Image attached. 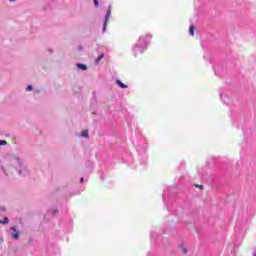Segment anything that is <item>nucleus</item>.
<instances>
[{"instance_id":"nucleus-1","label":"nucleus","mask_w":256,"mask_h":256,"mask_svg":"<svg viewBox=\"0 0 256 256\" xmlns=\"http://www.w3.org/2000/svg\"><path fill=\"white\" fill-rule=\"evenodd\" d=\"M109 17H111V6L108 7V10L106 13L103 31H105V29H107V22L109 21Z\"/></svg>"},{"instance_id":"nucleus-2","label":"nucleus","mask_w":256,"mask_h":256,"mask_svg":"<svg viewBox=\"0 0 256 256\" xmlns=\"http://www.w3.org/2000/svg\"><path fill=\"white\" fill-rule=\"evenodd\" d=\"M11 231H13V232L11 233L12 239H19V232H17V229H15V227H12V228H11Z\"/></svg>"},{"instance_id":"nucleus-3","label":"nucleus","mask_w":256,"mask_h":256,"mask_svg":"<svg viewBox=\"0 0 256 256\" xmlns=\"http://www.w3.org/2000/svg\"><path fill=\"white\" fill-rule=\"evenodd\" d=\"M116 83H117V85H119V87L121 89H127V85L123 84V82H121V80H117Z\"/></svg>"},{"instance_id":"nucleus-4","label":"nucleus","mask_w":256,"mask_h":256,"mask_svg":"<svg viewBox=\"0 0 256 256\" xmlns=\"http://www.w3.org/2000/svg\"><path fill=\"white\" fill-rule=\"evenodd\" d=\"M189 34L192 36V37H194L195 36V26H190V28H189Z\"/></svg>"},{"instance_id":"nucleus-5","label":"nucleus","mask_w":256,"mask_h":256,"mask_svg":"<svg viewBox=\"0 0 256 256\" xmlns=\"http://www.w3.org/2000/svg\"><path fill=\"white\" fill-rule=\"evenodd\" d=\"M77 68L81 69L82 71H87V65L85 64H77Z\"/></svg>"},{"instance_id":"nucleus-6","label":"nucleus","mask_w":256,"mask_h":256,"mask_svg":"<svg viewBox=\"0 0 256 256\" xmlns=\"http://www.w3.org/2000/svg\"><path fill=\"white\" fill-rule=\"evenodd\" d=\"M81 135H82V137L87 138V137H89V131L88 130H83Z\"/></svg>"},{"instance_id":"nucleus-7","label":"nucleus","mask_w":256,"mask_h":256,"mask_svg":"<svg viewBox=\"0 0 256 256\" xmlns=\"http://www.w3.org/2000/svg\"><path fill=\"white\" fill-rule=\"evenodd\" d=\"M6 223H9V219L7 217H4V220H0V224L6 225Z\"/></svg>"},{"instance_id":"nucleus-8","label":"nucleus","mask_w":256,"mask_h":256,"mask_svg":"<svg viewBox=\"0 0 256 256\" xmlns=\"http://www.w3.org/2000/svg\"><path fill=\"white\" fill-rule=\"evenodd\" d=\"M103 57H105V55L104 54H100L98 56V58L96 59V63H99V61H101V59H103Z\"/></svg>"},{"instance_id":"nucleus-9","label":"nucleus","mask_w":256,"mask_h":256,"mask_svg":"<svg viewBox=\"0 0 256 256\" xmlns=\"http://www.w3.org/2000/svg\"><path fill=\"white\" fill-rule=\"evenodd\" d=\"M143 41H145V37H141V38H139V41H138V43H140V45H141V43H143Z\"/></svg>"},{"instance_id":"nucleus-10","label":"nucleus","mask_w":256,"mask_h":256,"mask_svg":"<svg viewBox=\"0 0 256 256\" xmlns=\"http://www.w3.org/2000/svg\"><path fill=\"white\" fill-rule=\"evenodd\" d=\"M26 91H33V86L31 85L27 86Z\"/></svg>"},{"instance_id":"nucleus-11","label":"nucleus","mask_w":256,"mask_h":256,"mask_svg":"<svg viewBox=\"0 0 256 256\" xmlns=\"http://www.w3.org/2000/svg\"><path fill=\"white\" fill-rule=\"evenodd\" d=\"M1 145H7V141H5V140H0V146Z\"/></svg>"},{"instance_id":"nucleus-12","label":"nucleus","mask_w":256,"mask_h":256,"mask_svg":"<svg viewBox=\"0 0 256 256\" xmlns=\"http://www.w3.org/2000/svg\"><path fill=\"white\" fill-rule=\"evenodd\" d=\"M95 7H99V0H94Z\"/></svg>"},{"instance_id":"nucleus-13","label":"nucleus","mask_w":256,"mask_h":256,"mask_svg":"<svg viewBox=\"0 0 256 256\" xmlns=\"http://www.w3.org/2000/svg\"><path fill=\"white\" fill-rule=\"evenodd\" d=\"M83 181H85V178L82 177V178L80 179V183H83Z\"/></svg>"},{"instance_id":"nucleus-14","label":"nucleus","mask_w":256,"mask_h":256,"mask_svg":"<svg viewBox=\"0 0 256 256\" xmlns=\"http://www.w3.org/2000/svg\"><path fill=\"white\" fill-rule=\"evenodd\" d=\"M149 38H151L150 35H146V36H145V39H149Z\"/></svg>"},{"instance_id":"nucleus-15","label":"nucleus","mask_w":256,"mask_h":256,"mask_svg":"<svg viewBox=\"0 0 256 256\" xmlns=\"http://www.w3.org/2000/svg\"><path fill=\"white\" fill-rule=\"evenodd\" d=\"M199 189H203V185H198L197 186Z\"/></svg>"},{"instance_id":"nucleus-16","label":"nucleus","mask_w":256,"mask_h":256,"mask_svg":"<svg viewBox=\"0 0 256 256\" xmlns=\"http://www.w3.org/2000/svg\"><path fill=\"white\" fill-rule=\"evenodd\" d=\"M183 253H187V249H184V250H183Z\"/></svg>"},{"instance_id":"nucleus-17","label":"nucleus","mask_w":256,"mask_h":256,"mask_svg":"<svg viewBox=\"0 0 256 256\" xmlns=\"http://www.w3.org/2000/svg\"><path fill=\"white\" fill-rule=\"evenodd\" d=\"M10 2H13V1H15V0H9Z\"/></svg>"}]
</instances>
